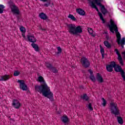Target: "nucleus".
I'll return each mask as SVG.
<instances>
[{
  "label": "nucleus",
  "instance_id": "nucleus-23",
  "mask_svg": "<svg viewBox=\"0 0 125 125\" xmlns=\"http://www.w3.org/2000/svg\"><path fill=\"white\" fill-rule=\"evenodd\" d=\"M45 66L49 70H51L53 65L51 63L46 62H45Z\"/></svg>",
  "mask_w": 125,
  "mask_h": 125
},
{
  "label": "nucleus",
  "instance_id": "nucleus-37",
  "mask_svg": "<svg viewBox=\"0 0 125 125\" xmlns=\"http://www.w3.org/2000/svg\"><path fill=\"white\" fill-rule=\"evenodd\" d=\"M26 32H21L22 36L23 38L26 39Z\"/></svg>",
  "mask_w": 125,
  "mask_h": 125
},
{
  "label": "nucleus",
  "instance_id": "nucleus-29",
  "mask_svg": "<svg viewBox=\"0 0 125 125\" xmlns=\"http://www.w3.org/2000/svg\"><path fill=\"white\" fill-rule=\"evenodd\" d=\"M103 100V104L102 105L104 107H105V106H106V105H107V102H106V100H105V99H104V98H103L102 99Z\"/></svg>",
  "mask_w": 125,
  "mask_h": 125
},
{
  "label": "nucleus",
  "instance_id": "nucleus-9",
  "mask_svg": "<svg viewBox=\"0 0 125 125\" xmlns=\"http://www.w3.org/2000/svg\"><path fill=\"white\" fill-rule=\"evenodd\" d=\"M116 62H115L114 61H112L109 64H107L106 65V71L107 72H109V73H112V72H113V71H114V69H113V68H115V67H116Z\"/></svg>",
  "mask_w": 125,
  "mask_h": 125
},
{
  "label": "nucleus",
  "instance_id": "nucleus-4",
  "mask_svg": "<svg viewBox=\"0 0 125 125\" xmlns=\"http://www.w3.org/2000/svg\"><path fill=\"white\" fill-rule=\"evenodd\" d=\"M9 6L11 9V11L13 13V14H16V15H19L20 14V10H19V7L12 1H9L8 2Z\"/></svg>",
  "mask_w": 125,
  "mask_h": 125
},
{
  "label": "nucleus",
  "instance_id": "nucleus-42",
  "mask_svg": "<svg viewBox=\"0 0 125 125\" xmlns=\"http://www.w3.org/2000/svg\"><path fill=\"white\" fill-rule=\"evenodd\" d=\"M41 1H42L43 2H45L47 1V0H40Z\"/></svg>",
  "mask_w": 125,
  "mask_h": 125
},
{
  "label": "nucleus",
  "instance_id": "nucleus-36",
  "mask_svg": "<svg viewBox=\"0 0 125 125\" xmlns=\"http://www.w3.org/2000/svg\"><path fill=\"white\" fill-rule=\"evenodd\" d=\"M118 61H120V60H123V58L122 57V55H119L118 56Z\"/></svg>",
  "mask_w": 125,
  "mask_h": 125
},
{
  "label": "nucleus",
  "instance_id": "nucleus-31",
  "mask_svg": "<svg viewBox=\"0 0 125 125\" xmlns=\"http://www.w3.org/2000/svg\"><path fill=\"white\" fill-rule=\"evenodd\" d=\"M20 30L21 33H26V30H25L24 27H23V26H21L20 28Z\"/></svg>",
  "mask_w": 125,
  "mask_h": 125
},
{
  "label": "nucleus",
  "instance_id": "nucleus-48",
  "mask_svg": "<svg viewBox=\"0 0 125 125\" xmlns=\"http://www.w3.org/2000/svg\"><path fill=\"white\" fill-rule=\"evenodd\" d=\"M95 0V1H97V0Z\"/></svg>",
  "mask_w": 125,
  "mask_h": 125
},
{
  "label": "nucleus",
  "instance_id": "nucleus-26",
  "mask_svg": "<svg viewBox=\"0 0 125 125\" xmlns=\"http://www.w3.org/2000/svg\"><path fill=\"white\" fill-rule=\"evenodd\" d=\"M68 18H69L70 19H71L73 21H76L77 19L74 16V15L72 14H69L68 16Z\"/></svg>",
  "mask_w": 125,
  "mask_h": 125
},
{
  "label": "nucleus",
  "instance_id": "nucleus-2",
  "mask_svg": "<svg viewBox=\"0 0 125 125\" xmlns=\"http://www.w3.org/2000/svg\"><path fill=\"white\" fill-rule=\"evenodd\" d=\"M110 24H108V27L110 32L114 33V31H115L116 34L117 42L119 45H121L122 48H124V45L125 44V38L123 37L122 39L121 34L119 32V29H118V26L115 23V21L113 20L110 19Z\"/></svg>",
  "mask_w": 125,
  "mask_h": 125
},
{
  "label": "nucleus",
  "instance_id": "nucleus-17",
  "mask_svg": "<svg viewBox=\"0 0 125 125\" xmlns=\"http://www.w3.org/2000/svg\"><path fill=\"white\" fill-rule=\"evenodd\" d=\"M76 12L79 14V15H81L82 16L85 15V12L82 9H77Z\"/></svg>",
  "mask_w": 125,
  "mask_h": 125
},
{
  "label": "nucleus",
  "instance_id": "nucleus-7",
  "mask_svg": "<svg viewBox=\"0 0 125 125\" xmlns=\"http://www.w3.org/2000/svg\"><path fill=\"white\" fill-rule=\"evenodd\" d=\"M103 0H97V1H94V2L95 4L96 3L97 5H99L101 8V10L102 11V13L104 15H105L106 13H107V9H106V8H105V6L101 4V1H102Z\"/></svg>",
  "mask_w": 125,
  "mask_h": 125
},
{
  "label": "nucleus",
  "instance_id": "nucleus-25",
  "mask_svg": "<svg viewBox=\"0 0 125 125\" xmlns=\"http://www.w3.org/2000/svg\"><path fill=\"white\" fill-rule=\"evenodd\" d=\"M4 8H5V6L2 4H0V14H1L3 13V11L4 10Z\"/></svg>",
  "mask_w": 125,
  "mask_h": 125
},
{
  "label": "nucleus",
  "instance_id": "nucleus-32",
  "mask_svg": "<svg viewBox=\"0 0 125 125\" xmlns=\"http://www.w3.org/2000/svg\"><path fill=\"white\" fill-rule=\"evenodd\" d=\"M58 49V52L57 54H59L62 52V48L60 46L57 47Z\"/></svg>",
  "mask_w": 125,
  "mask_h": 125
},
{
  "label": "nucleus",
  "instance_id": "nucleus-16",
  "mask_svg": "<svg viewBox=\"0 0 125 125\" xmlns=\"http://www.w3.org/2000/svg\"><path fill=\"white\" fill-rule=\"evenodd\" d=\"M31 46L34 48L35 51H36V52H39V51H40V47L38 44L36 43H31Z\"/></svg>",
  "mask_w": 125,
  "mask_h": 125
},
{
  "label": "nucleus",
  "instance_id": "nucleus-3",
  "mask_svg": "<svg viewBox=\"0 0 125 125\" xmlns=\"http://www.w3.org/2000/svg\"><path fill=\"white\" fill-rule=\"evenodd\" d=\"M68 31L70 35H78L83 33V28L82 26H78L76 27L75 24H70L67 25Z\"/></svg>",
  "mask_w": 125,
  "mask_h": 125
},
{
  "label": "nucleus",
  "instance_id": "nucleus-50",
  "mask_svg": "<svg viewBox=\"0 0 125 125\" xmlns=\"http://www.w3.org/2000/svg\"><path fill=\"white\" fill-rule=\"evenodd\" d=\"M107 40H108V38L106 37Z\"/></svg>",
  "mask_w": 125,
  "mask_h": 125
},
{
  "label": "nucleus",
  "instance_id": "nucleus-12",
  "mask_svg": "<svg viewBox=\"0 0 125 125\" xmlns=\"http://www.w3.org/2000/svg\"><path fill=\"white\" fill-rule=\"evenodd\" d=\"M12 106H13L15 109H19V108L21 107V104L18 100H13Z\"/></svg>",
  "mask_w": 125,
  "mask_h": 125
},
{
  "label": "nucleus",
  "instance_id": "nucleus-34",
  "mask_svg": "<svg viewBox=\"0 0 125 125\" xmlns=\"http://www.w3.org/2000/svg\"><path fill=\"white\" fill-rule=\"evenodd\" d=\"M101 48V54H104L105 53V51L104 50V48L102 47V46H100Z\"/></svg>",
  "mask_w": 125,
  "mask_h": 125
},
{
  "label": "nucleus",
  "instance_id": "nucleus-38",
  "mask_svg": "<svg viewBox=\"0 0 125 125\" xmlns=\"http://www.w3.org/2000/svg\"><path fill=\"white\" fill-rule=\"evenodd\" d=\"M88 72L90 73V76H92L93 75V71H92L91 70L89 69Z\"/></svg>",
  "mask_w": 125,
  "mask_h": 125
},
{
  "label": "nucleus",
  "instance_id": "nucleus-46",
  "mask_svg": "<svg viewBox=\"0 0 125 125\" xmlns=\"http://www.w3.org/2000/svg\"><path fill=\"white\" fill-rule=\"evenodd\" d=\"M42 31H45V29L42 28Z\"/></svg>",
  "mask_w": 125,
  "mask_h": 125
},
{
  "label": "nucleus",
  "instance_id": "nucleus-30",
  "mask_svg": "<svg viewBox=\"0 0 125 125\" xmlns=\"http://www.w3.org/2000/svg\"><path fill=\"white\" fill-rule=\"evenodd\" d=\"M20 75V72L18 71H15L14 72V76L15 77H17L18 76H19Z\"/></svg>",
  "mask_w": 125,
  "mask_h": 125
},
{
  "label": "nucleus",
  "instance_id": "nucleus-28",
  "mask_svg": "<svg viewBox=\"0 0 125 125\" xmlns=\"http://www.w3.org/2000/svg\"><path fill=\"white\" fill-rule=\"evenodd\" d=\"M89 79L92 81V82H93V83H95V81H96V79H95V77H94V75H90Z\"/></svg>",
  "mask_w": 125,
  "mask_h": 125
},
{
  "label": "nucleus",
  "instance_id": "nucleus-18",
  "mask_svg": "<svg viewBox=\"0 0 125 125\" xmlns=\"http://www.w3.org/2000/svg\"><path fill=\"white\" fill-rule=\"evenodd\" d=\"M39 17L40 18H41V19H42V20H46V19L48 18L46 14H44V13L43 12L39 14Z\"/></svg>",
  "mask_w": 125,
  "mask_h": 125
},
{
  "label": "nucleus",
  "instance_id": "nucleus-19",
  "mask_svg": "<svg viewBox=\"0 0 125 125\" xmlns=\"http://www.w3.org/2000/svg\"><path fill=\"white\" fill-rule=\"evenodd\" d=\"M63 124H67L69 123V118H68V116H63L61 118Z\"/></svg>",
  "mask_w": 125,
  "mask_h": 125
},
{
  "label": "nucleus",
  "instance_id": "nucleus-1",
  "mask_svg": "<svg viewBox=\"0 0 125 125\" xmlns=\"http://www.w3.org/2000/svg\"><path fill=\"white\" fill-rule=\"evenodd\" d=\"M38 82L41 83L42 84L35 86L36 91L39 92V93H42L44 97H46L48 99H49L50 101L53 102V101H54L53 93H52V92L50 90V87L46 84L43 77H42V76H39L38 77Z\"/></svg>",
  "mask_w": 125,
  "mask_h": 125
},
{
  "label": "nucleus",
  "instance_id": "nucleus-45",
  "mask_svg": "<svg viewBox=\"0 0 125 125\" xmlns=\"http://www.w3.org/2000/svg\"><path fill=\"white\" fill-rule=\"evenodd\" d=\"M80 88H83V86H80Z\"/></svg>",
  "mask_w": 125,
  "mask_h": 125
},
{
  "label": "nucleus",
  "instance_id": "nucleus-5",
  "mask_svg": "<svg viewBox=\"0 0 125 125\" xmlns=\"http://www.w3.org/2000/svg\"><path fill=\"white\" fill-rule=\"evenodd\" d=\"M110 111L111 114H113L115 116H119L120 114V110L114 103H110Z\"/></svg>",
  "mask_w": 125,
  "mask_h": 125
},
{
  "label": "nucleus",
  "instance_id": "nucleus-11",
  "mask_svg": "<svg viewBox=\"0 0 125 125\" xmlns=\"http://www.w3.org/2000/svg\"><path fill=\"white\" fill-rule=\"evenodd\" d=\"M27 38L30 42H32V43L37 42V39H36L34 35L29 34L27 35Z\"/></svg>",
  "mask_w": 125,
  "mask_h": 125
},
{
  "label": "nucleus",
  "instance_id": "nucleus-40",
  "mask_svg": "<svg viewBox=\"0 0 125 125\" xmlns=\"http://www.w3.org/2000/svg\"><path fill=\"white\" fill-rule=\"evenodd\" d=\"M119 61L120 64H121V65H122V66H124V61H123V60H121Z\"/></svg>",
  "mask_w": 125,
  "mask_h": 125
},
{
  "label": "nucleus",
  "instance_id": "nucleus-21",
  "mask_svg": "<svg viewBox=\"0 0 125 125\" xmlns=\"http://www.w3.org/2000/svg\"><path fill=\"white\" fill-rule=\"evenodd\" d=\"M117 121L118 123L120 124V125H123V124H124V120L123 119V118L121 116L117 117Z\"/></svg>",
  "mask_w": 125,
  "mask_h": 125
},
{
  "label": "nucleus",
  "instance_id": "nucleus-13",
  "mask_svg": "<svg viewBox=\"0 0 125 125\" xmlns=\"http://www.w3.org/2000/svg\"><path fill=\"white\" fill-rule=\"evenodd\" d=\"M88 1H89L90 3V6L92 8H94L96 9V11H97L98 15H99V13L100 12H99V10L98 9V8H97V6H96V5H95V3H94V1H91V0H87Z\"/></svg>",
  "mask_w": 125,
  "mask_h": 125
},
{
  "label": "nucleus",
  "instance_id": "nucleus-8",
  "mask_svg": "<svg viewBox=\"0 0 125 125\" xmlns=\"http://www.w3.org/2000/svg\"><path fill=\"white\" fill-rule=\"evenodd\" d=\"M80 62L84 68H88L90 66V62H89V61L86 57H83L81 59Z\"/></svg>",
  "mask_w": 125,
  "mask_h": 125
},
{
  "label": "nucleus",
  "instance_id": "nucleus-47",
  "mask_svg": "<svg viewBox=\"0 0 125 125\" xmlns=\"http://www.w3.org/2000/svg\"><path fill=\"white\" fill-rule=\"evenodd\" d=\"M17 17L18 19H19V17L17 16Z\"/></svg>",
  "mask_w": 125,
  "mask_h": 125
},
{
  "label": "nucleus",
  "instance_id": "nucleus-27",
  "mask_svg": "<svg viewBox=\"0 0 125 125\" xmlns=\"http://www.w3.org/2000/svg\"><path fill=\"white\" fill-rule=\"evenodd\" d=\"M50 70L52 71V72H53L54 74H56L58 73V70H57L54 66H53Z\"/></svg>",
  "mask_w": 125,
  "mask_h": 125
},
{
  "label": "nucleus",
  "instance_id": "nucleus-43",
  "mask_svg": "<svg viewBox=\"0 0 125 125\" xmlns=\"http://www.w3.org/2000/svg\"><path fill=\"white\" fill-rule=\"evenodd\" d=\"M102 57L103 59H104V54H102Z\"/></svg>",
  "mask_w": 125,
  "mask_h": 125
},
{
  "label": "nucleus",
  "instance_id": "nucleus-35",
  "mask_svg": "<svg viewBox=\"0 0 125 125\" xmlns=\"http://www.w3.org/2000/svg\"><path fill=\"white\" fill-rule=\"evenodd\" d=\"M88 108L90 110V111H93V108H92V106L91 105V104L89 103L88 105Z\"/></svg>",
  "mask_w": 125,
  "mask_h": 125
},
{
  "label": "nucleus",
  "instance_id": "nucleus-10",
  "mask_svg": "<svg viewBox=\"0 0 125 125\" xmlns=\"http://www.w3.org/2000/svg\"><path fill=\"white\" fill-rule=\"evenodd\" d=\"M18 83H20L19 85L20 89L23 90V91H26V90H28V86L26 85L24 80H19L18 81Z\"/></svg>",
  "mask_w": 125,
  "mask_h": 125
},
{
  "label": "nucleus",
  "instance_id": "nucleus-33",
  "mask_svg": "<svg viewBox=\"0 0 125 125\" xmlns=\"http://www.w3.org/2000/svg\"><path fill=\"white\" fill-rule=\"evenodd\" d=\"M88 32L90 35L93 34V30H92L91 28H88Z\"/></svg>",
  "mask_w": 125,
  "mask_h": 125
},
{
  "label": "nucleus",
  "instance_id": "nucleus-24",
  "mask_svg": "<svg viewBox=\"0 0 125 125\" xmlns=\"http://www.w3.org/2000/svg\"><path fill=\"white\" fill-rule=\"evenodd\" d=\"M99 16L100 17V19L101 20H102V21H103V23L104 24H105V20L104 19V18H103V15H102V13H99Z\"/></svg>",
  "mask_w": 125,
  "mask_h": 125
},
{
  "label": "nucleus",
  "instance_id": "nucleus-15",
  "mask_svg": "<svg viewBox=\"0 0 125 125\" xmlns=\"http://www.w3.org/2000/svg\"><path fill=\"white\" fill-rule=\"evenodd\" d=\"M96 79L98 82H99V83H102L104 81L103 80V77H102V75H101V74H100L99 73H97Z\"/></svg>",
  "mask_w": 125,
  "mask_h": 125
},
{
  "label": "nucleus",
  "instance_id": "nucleus-14",
  "mask_svg": "<svg viewBox=\"0 0 125 125\" xmlns=\"http://www.w3.org/2000/svg\"><path fill=\"white\" fill-rule=\"evenodd\" d=\"M9 79H10V75H4L1 76V79H0V82H6V81H8Z\"/></svg>",
  "mask_w": 125,
  "mask_h": 125
},
{
  "label": "nucleus",
  "instance_id": "nucleus-44",
  "mask_svg": "<svg viewBox=\"0 0 125 125\" xmlns=\"http://www.w3.org/2000/svg\"><path fill=\"white\" fill-rule=\"evenodd\" d=\"M40 30H42V26H40Z\"/></svg>",
  "mask_w": 125,
  "mask_h": 125
},
{
  "label": "nucleus",
  "instance_id": "nucleus-41",
  "mask_svg": "<svg viewBox=\"0 0 125 125\" xmlns=\"http://www.w3.org/2000/svg\"><path fill=\"white\" fill-rule=\"evenodd\" d=\"M49 3H45L44 4V6H46V7H48V6H49Z\"/></svg>",
  "mask_w": 125,
  "mask_h": 125
},
{
  "label": "nucleus",
  "instance_id": "nucleus-6",
  "mask_svg": "<svg viewBox=\"0 0 125 125\" xmlns=\"http://www.w3.org/2000/svg\"><path fill=\"white\" fill-rule=\"evenodd\" d=\"M115 67H114V71H115L117 73H120L121 75L122 78L123 79V81L125 82V72L122 66H120L119 64H117L116 63Z\"/></svg>",
  "mask_w": 125,
  "mask_h": 125
},
{
  "label": "nucleus",
  "instance_id": "nucleus-20",
  "mask_svg": "<svg viewBox=\"0 0 125 125\" xmlns=\"http://www.w3.org/2000/svg\"><path fill=\"white\" fill-rule=\"evenodd\" d=\"M81 98L85 101H88L89 100V97H88L86 94H83V96H81Z\"/></svg>",
  "mask_w": 125,
  "mask_h": 125
},
{
  "label": "nucleus",
  "instance_id": "nucleus-49",
  "mask_svg": "<svg viewBox=\"0 0 125 125\" xmlns=\"http://www.w3.org/2000/svg\"><path fill=\"white\" fill-rule=\"evenodd\" d=\"M0 42H1V41L0 39Z\"/></svg>",
  "mask_w": 125,
  "mask_h": 125
},
{
  "label": "nucleus",
  "instance_id": "nucleus-39",
  "mask_svg": "<svg viewBox=\"0 0 125 125\" xmlns=\"http://www.w3.org/2000/svg\"><path fill=\"white\" fill-rule=\"evenodd\" d=\"M115 51L116 52V54L117 55V56L121 55V54H120V52H119V50H118V49H116Z\"/></svg>",
  "mask_w": 125,
  "mask_h": 125
},
{
  "label": "nucleus",
  "instance_id": "nucleus-22",
  "mask_svg": "<svg viewBox=\"0 0 125 125\" xmlns=\"http://www.w3.org/2000/svg\"><path fill=\"white\" fill-rule=\"evenodd\" d=\"M104 43L105 46H106L107 48H111V47H112L111 44H110L107 41H104Z\"/></svg>",
  "mask_w": 125,
  "mask_h": 125
}]
</instances>
